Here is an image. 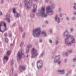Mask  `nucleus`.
I'll list each match as a JSON object with an SVG mask.
<instances>
[{
    "mask_svg": "<svg viewBox=\"0 0 76 76\" xmlns=\"http://www.w3.org/2000/svg\"><path fill=\"white\" fill-rule=\"evenodd\" d=\"M45 7L42 6L40 12H38L37 13V16H41V17H47V15L45 14Z\"/></svg>",
    "mask_w": 76,
    "mask_h": 76,
    "instance_id": "f257e3e1",
    "label": "nucleus"
},
{
    "mask_svg": "<svg viewBox=\"0 0 76 76\" xmlns=\"http://www.w3.org/2000/svg\"><path fill=\"white\" fill-rule=\"evenodd\" d=\"M41 34L40 28H36L33 30L32 35L34 37H37Z\"/></svg>",
    "mask_w": 76,
    "mask_h": 76,
    "instance_id": "f03ea898",
    "label": "nucleus"
},
{
    "mask_svg": "<svg viewBox=\"0 0 76 76\" xmlns=\"http://www.w3.org/2000/svg\"><path fill=\"white\" fill-rule=\"evenodd\" d=\"M6 31V24L4 22H1L0 23V32L3 33Z\"/></svg>",
    "mask_w": 76,
    "mask_h": 76,
    "instance_id": "7ed1b4c3",
    "label": "nucleus"
},
{
    "mask_svg": "<svg viewBox=\"0 0 76 76\" xmlns=\"http://www.w3.org/2000/svg\"><path fill=\"white\" fill-rule=\"evenodd\" d=\"M31 58H35L38 55V53H37V50L34 48H33L31 50Z\"/></svg>",
    "mask_w": 76,
    "mask_h": 76,
    "instance_id": "20e7f679",
    "label": "nucleus"
},
{
    "mask_svg": "<svg viewBox=\"0 0 76 76\" xmlns=\"http://www.w3.org/2000/svg\"><path fill=\"white\" fill-rule=\"evenodd\" d=\"M22 56H23L24 57H25L24 54L22 53V50L20 49L18 51V54H17V60L18 61H19V60H20V58L22 57Z\"/></svg>",
    "mask_w": 76,
    "mask_h": 76,
    "instance_id": "39448f33",
    "label": "nucleus"
},
{
    "mask_svg": "<svg viewBox=\"0 0 76 76\" xmlns=\"http://www.w3.org/2000/svg\"><path fill=\"white\" fill-rule=\"evenodd\" d=\"M71 38L72 39V41L71 42H68V41H67V39H66L65 40V43L66 44V45H70L72 43H74V42L75 41V38H73V37H71Z\"/></svg>",
    "mask_w": 76,
    "mask_h": 76,
    "instance_id": "423d86ee",
    "label": "nucleus"
},
{
    "mask_svg": "<svg viewBox=\"0 0 76 76\" xmlns=\"http://www.w3.org/2000/svg\"><path fill=\"white\" fill-rule=\"evenodd\" d=\"M37 66L38 69H40L42 67V61L39 60L37 62Z\"/></svg>",
    "mask_w": 76,
    "mask_h": 76,
    "instance_id": "0eeeda50",
    "label": "nucleus"
},
{
    "mask_svg": "<svg viewBox=\"0 0 76 76\" xmlns=\"http://www.w3.org/2000/svg\"><path fill=\"white\" fill-rule=\"evenodd\" d=\"M24 3L25 4V7L26 8L27 10H29V9H31V7L28 5V1L27 0H24Z\"/></svg>",
    "mask_w": 76,
    "mask_h": 76,
    "instance_id": "6e6552de",
    "label": "nucleus"
},
{
    "mask_svg": "<svg viewBox=\"0 0 76 76\" xmlns=\"http://www.w3.org/2000/svg\"><path fill=\"white\" fill-rule=\"evenodd\" d=\"M13 12L14 14V15L15 17L17 18H19L20 16V14L19 13H18V12H16V9L15 8H14L13 9Z\"/></svg>",
    "mask_w": 76,
    "mask_h": 76,
    "instance_id": "1a4fd4ad",
    "label": "nucleus"
},
{
    "mask_svg": "<svg viewBox=\"0 0 76 76\" xmlns=\"http://www.w3.org/2000/svg\"><path fill=\"white\" fill-rule=\"evenodd\" d=\"M64 36H65V37H66V38L67 39L71 38V37H72V36L70 35H69V33L68 32V31H66L64 33Z\"/></svg>",
    "mask_w": 76,
    "mask_h": 76,
    "instance_id": "9d476101",
    "label": "nucleus"
},
{
    "mask_svg": "<svg viewBox=\"0 0 76 76\" xmlns=\"http://www.w3.org/2000/svg\"><path fill=\"white\" fill-rule=\"evenodd\" d=\"M32 47V45L30 44H28V45L26 49V53H27V54L28 53L29 50V49H30V48H31Z\"/></svg>",
    "mask_w": 76,
    "mask_h": 76,
    "instance_id": "9b49d317",
    "label": "nucleus"
},
{
    "mask_svg": "<svg viewBox=\"0 0 76 76\" xmlns=\"http://www.w3.org/2000/svg\"><path fill=\"white\" fill-rule=\"evenodd\" d=\"M48 15H53V10L50 8V6H48Z\"/></svg>",
    "mask_w": 76,
    "mask_h": 76,
    "instance_id": "f8f14e48",
    "label": "nucleus"
},
{
    "mask_svg": "<svg viewBox=\"0 0 76 76\" xmlns=\"http://www.w3.org/2000/svg\"><path fill=\"white\" fill-rule=\"evenodd\" d=\"M9 56H5L4 57V60H3V63L4 64H5V63H6V62L8 61V60H9V57H8Z\"/></svg>",
    "mask_w": 76,
    "mask_h": 76,
    "instance_id": "ddd939ff",
    "label": "nucleus"
},
{
    "mask_svg": "<svg viewBox=\"0 0 76 76\" xmlns=\"http://www.w3.org/2000/svg\"><path fill=\"white\" fill-rule=\"evenodd\" d=\"M61 57L60 55H58L55 58L54 61L55 63H57V61H59Z\"/></svg>",
    "mask_w": 76,
    "mask_h": 76,
    "instance_id": "4468645a",
    "label": "nucleus"
},
{
    "mask_svg": "<svg viewBox=\"0 0 76 76\" xmlns=\"http://www.w3.org/2000/svg\"><path fill=\"white\" fill-rule=\"evenodd\" d=\"M10 15H7L6 16V18H4V20H6L8 22H10Z\"/></svg>",
    "mask_w": 76,
    "mask_h": 76,
    "instance_id": "2eb2a0df",
    "label": "nucleus"
},
{
    "mask_svg": "<svg viewBox=\"0 0 76 76\" xmlns=\"http://www.w3.org/2000/svg\"><path fill=\"white\" fill-rule=\"evenodd\" d=\"M19 69L20 70V72H22V71L21 70H25V67L24 66H19Z\"/></svg>",
    "mask_w": 76,
    "mask_h": 76,
    "instance_id": "dca6fc26",
    "label": "nucleus"
},
{
    "mask_svg": "<svg viewBox=\"0 0 76 76\" xmlns=\"http://www.w3.org/2000/svg\"><path fill=\"white\" fill-rule=\"evenodd\" d=\"M55 20L56 21H58V23H60V20L59 18H57V16H56L55 17Z\"/></svg>",
    "mask_w": 76,
    "mask_h": 76,
    "instance_id": "f3484780",
    "label": "nucleus"
},
{
    "mask_svg": "<svg viewBox=\"0 0 76 76\" xmlns=\"http://www.w3.org/2000/svg\"><path fill=\"white\" fill-rule=\"evenodd\" d=\"M41 34L42 37H45L47 36V35L46 34V33L44 31H42L41 33Z\"/></svg>",
    "mask_w": 76,
    "mask_h": 76,
    "instance_id": "a211bd4d",
    "label": "nucleus"
},
{
    "mask_svg": "<svg viewBox=\"0 0 76 76\" xmlns=\"http://www.w3.org/2000/svg\"><path fill=\"white\" fill-rule=\"evenodd\" d=\"M58 73L59 74H61V73H62V74H63L64 73V70H63L62 71H61V70H58Z\"/></svg>",
    "mask_w": 76,
    "mask_h": 76,
    "instance_id": "6ab92c4d",
    "label": "nucleus"
},
{
    "mask_svg": "<svg viewBox=\"0 0 76 76\" xmlns=\"http://www.w3.org/2000/svg\"><path fill=\"white\" fill-rule=\"evenodd\" d=\"M13 68H12L10 73V76H11V75H13Z\"/></svg>",
    "mask_w": 76,
    "mask_h": 76,
    "instance_id": "aec40b11",
    "label": "nucleus"
},
{
    "mask_svg": "<svg viewBox=\"0 0 76 76\" xmlns=\"http://www.w3.org/2000/svg\"><path fill=\"white\" fill-rule=\"evenodd\" d=\"M19 28L20 31L21 32H22L23 31V30L22 29V27L21 26H19Z\"/></svg>",
    "mask_w": 76,
    "mask_h": 76,
    "instance_id": "412c9836",
    "label": "nucleus"
},
{
    "mask_svg": "<svg viewBox=\"0 0 76 76\" xmlns=\"http://www.w3.org/2000/svg\"><path fill=\"white\" fill-rule=\"evenodd\" d=\"M28 3L30 6H32V0H29L28 1Z\"/></svg>",
    "mask_w": 76,
    "mask_h": 76,
    "instance_id": "4be33fe9",
    "label": "nucleus"
},
{
    "mask_svg": "<svg viewBox=\"0 0 76 76\" xmlns=\"http://www.w3.org/2000/svg\"><path fill=\"white\" fill-rule=\"evenodd\" d=\"M10 54V51H7V56H9V55Z\"/></svg>",
    "mask_w": 76,
    "mask_h": 76,
    "instance_id": "5701e85b",
    "label": "nucleus"
},
{
    "mask_svg": "<svg viewBox=\"0 0 76 76\" xmlns=\"http://www.w3.org/2000/svg\"><path fill=\"white\" fill-rule=\"evenodd\" d=\"M36 11H37V9L36 8H34V9H33L32 11L33 13H35V12H36Z\"/></svg>",
    "mask_w": 76,
    "mask_h": 76,
    "instance_id": "b1692460",
    "label": "nucleus"
},
{
    "mask_svg": "<svg viewBox=\"0 0 76 76\" xmlns=\"http://www.w3.org/2000/svg\"><path fill=\"white\" fill-rule=\"evenodd\" d=\"M33 7L34 9H37V6L35 4H34L33 6Z\"/></svg>",
    "mask_w": 76,
    "mask_h": 76,
    "instance_id": "393cba45",
    "label": "nucleus"
},
{
    "mask_svg": "<svg viewBox=\"0 0 76 76\" xmlns=\"http://www.w3.org/2000/svg\"><path fill=\"white\" fill-rule=\"evenodd\" d=\"M5 41L6 42H8L9 41V40H8V39L7 38H5Z\"/></svg>",
    "mask_w": 76,
    "mask_h": 76,
    "instance_id": "a878e982",
    "label": "nucleus"
},
{
    "mask_svg": "<svg viewBox=\"0 0 76 76\" xmlns=\"http://www.w3.org/2000/svg\"><path fill=\"white\" fill-rule=\"evenodd\" d=\"M14 64V62H13V60H12L11 63V66H13V64Z\"/></svg>",
    "mask_w": 76,
    "mask_h": 76,
    "instance_id": "bb28decb",
    "label": "nucleus"
},
{
    "mask_svg": "<svg viewBox=\"0 0 76 76\" xmlns=\"http://www.w3.org/2000/svg\"><path fill=\"white\" fill-rule=\"evenodd\" d=\"M35 16V15L34 14H31L30 15V17L31 18H34Z\"/></svg>",
    "mask_w": 76,
    "mask_h": 76,
    "instance_id": "cd10ccee",
    "label": "nucleus"
},
{
    "mask_svg": "<svg viewBox=\"0 0 76 76\" xmlns=\"http://www.w3.org/2000/svg\"><path fill=\"white\" fill-rule=\"evenodd\" d=\"M4 35L5 37H7V33H5Z\"/></svg>",
    "mask_w": 76,
    "mask_h": 76,
    "instance_id": "c85d7f7f",
    "label": "nucleus"
},
{
    "mask_svg": "<svg viewBox=\"0 0 76 76\" xmlns=\"http://www.w3.org/2000/svg\"><path fill=\"white\" fill-rule=\"evenodd\" d=\"M76 4L75 3L74 4V9H75V10H76Z\"/></svg>",
    "mask_w": 76,
    "mask_h": 76,
    "instance_id": "c756f323",
    "label": "nucleus"
},
{
    "mask_svg": "<svg viewBox=\"0 0 76 76\" xmlns=\"http://www.w3.org/2000/svg\"><path fill=\"white\" fill-rule=\"evenodd\" d=\"M44 52H42L41 54V56L43 57V56H44Z\"/></svg>",
    "mask_w": 76,
    "mask_h": 76,
    "instance_id": "7c9ffc66",
    "label": "nucleus"
},
{
    "mask_svg": "<svg viewBox=\"0 0 76 76\" xmlns=\"http://www.w3.org/2000/svg\"><path fill=\"white\" fill-rule=\"evenodd\" d=\"M65 56H68L69 55V53H66L65 54Z\"/></svg>",
    "mask_w": 76,
    "mask_h": 76,
    "instance_id": "2f4dec72",
    "label": "nucleus"
},
{
    "mask_svg": "<svg viewBox=\"0 0 76 76\" xmlns=\"http://www.w3.org/2000/svg\"><path fill=\"white\" fill-rule=\"evenodd\" d=\"M22 38H25V33H24L22 36Z\"/></svg>",
    "mask_w": 76,
    "mask_h": 76,
    "instance_id": "473e14b6",
    "label": "nucleus"
},
{
    "mask_svg": "<svg viewBox=\"0 0 76 76\" xmlns=\"http://www.w3.org/2000/svg\"><path fill=\"white\" fill-rule=\"evenodd\" d=\"M12 34H9V37H12Z\"/></svg>",
    "mask_w": 76,
    "mask_h": 76,
    "instance_id": "72a5a7b5",
    "label": "nucleus"
},
{
    "mask_svg": "<svg viewBox=\"0 0 76 76\" xmlns=\"http://www.w3.org/2000/svg\"><path fill=\"white\" fill-rule=\"evenodd\" d=\"M23 44V42H22L20 44V45L21 46V45H22Z\"/></svg>",
    "mask_w": 76,
    "mask_h": 76,
    "instance_id": "f704fd0d",
    "label": "nucleus"
},
{
    "mask_svg": "<svg viewBox=\"0 0 76 76\" xmlns=\"http://www.w3.org/2000/svg\"><path fill=\"white\" fill-rule=\"evenodd\" d=\"M46 13H48V7L46 8Z\"/></svg>",
    "mask_w": 76,
    "mask_h": 76,
    "instance_id": "c9c22d12",
    "label": "nucleus"
},
{
    "mask_svg": "<svg viewBox=\"0 0 76 76\" xmlns=\"http://www.w3.org/2000/svg\"><path fill=\"white\" fill-rule=\"evenodd\" d=\"M2 14H3V13H2V12L0 11V16H1Z\"/></svg>",
    "mask_w": 76,
    "mask_h": 76,
    "instance_id": "e433bc0d",
    "label": "nucleus"
},
{
    "mask_svg": "<svg viewBox=\"0 0 76 76\" xmlns=\"http://www.w3.org/2000/svg\"><path fill=\"white\" fill-rule=\"evenodd\" d=\"M45 3H48V0H45Z\"/></svg>",
    "mask_w": 76,
    "mask_h": 76,
    "instance_id": "4c0bfd02",
    "label": "nucleus"
},
{
    "mask_svg": "<svg viewBox=\"0 0 76 76\" xmlns=\"http://www.w3.org/2000/svg\"><path fill=\"white\" fill-rule=\"evenodd\" d=\"M54 5L53 4L51 5V7L52 8H54Z\"/></svg>",
    "mask_w": 76,
    "mask_h": 76,
    "instance_id": "58836bf2",
    "label": "nucleus"
},
{
    "mask_svg": "<svg viewBox=\"0 0 76 76\" xmlns=\"http://www.w3.org/2000/svg\"><path fill=\"white\" fill-rule=\"evenodd\" d=\"M49 41L51 43V44H52V43H53V41H52V40H50Z\"/></svg>",
    "mask_w": 76,
    "mask_h": 76,
    "instance_id": "ea45409f",
    "label": "nucleus"
},
{
    "mask_svg": "<svg viewBox=\"0 0 76 76\" xmlns=\"http://www.w3.org/2000/svg\"><path fill=\"white\" fill-rule=\"evenodd\" d=\"M57 62H58V64H60V62L59 61H58Z\"/></svg>",
    "mask_w": 76,
    "mask_h": 76,
    "instance_id": "a19ab883",
    "label": "nucleus"
},
{
    "mask_svg": "<svg viewBox=\"0 0 76 76\" xmlns=\"http://www.w3.org/2000/svg\"><path fill=\"white\" fill-rule=\"evenodd\" d=\"M58 41H57L56 42V44H58Z\"/></svg>",
    "mask_w": 76,
    "mask_h": 76,
    "instance_id": "79ce46f5",
    "label": "nucleus"
},
{
    "mask_svg": "<svg viewBox=\"0 0 76 76\" xmlns=\"http://www.w3.org/2000/svg\"><path fill=\"white\" fill-rule=\"evenodd\" d=\"M60 17H62V16H63V15H62V14H60Z\"/></svg>",
    "mask_w": 76,
    "mask_h": 76,
    "instance_id": "37998d69",
    "label": "nucleus"
},
{
    "mask_svg": "<svg viewBox=\"0 0 76 76\" xmlns=\"http://www.w3.org/2000/svg\"><path fill=\"white\" fill-rule=\"evenodd\" d=\"M39 41H40V42H42V39H40L39 40Z\"/></svg>",
    "mask_w": 76,
    "mask_h": 76,
    "instance_id": "c03bdc74",
    "label": "nucleus"
},
{
    "mask_svg": "<svg viewBox=\"0 0 76 76\" xmlns=\"http://www.w3.org/2000/svg\"><path fill=\"white\" fill-rule=\"evenodd\" d=\"M76 59L75 58H74L73 61H74V62H75V61H76Z\"/></svg>",
    "mask_w": 76,
    "mask_h": 76,
    "instance_id": "a18cd8bd",
    "label": "nucleus"
},
{
    "mask_svg": "<svg viewBox=\"0 0 76 76\" xmlns=\"http://www.w3.org/2000/svg\"><path fill=\"white\" fill-rule=\"evenodd\" d=\"M1 4H3V3H4L3 1H1Z\"/></svg>",
    "mask_w": 76,
    "mask_h": 76,
    "instance_id": "49530a36",
    "label": "nucleus"
},
{
    "mask_svg": "<svg viewBox=\"0 0 76 76\" xmlns=\"http://www.w3.org/2000/svg\"><path fill=\"white\" fill-rule=\"evenodd\" d=\"M72 53V50H71L69 51V53Z\"/></svg>",
    "mask_w": 76,
    "mask_h": 76,
    "instance_id": "de8ad7c7",
    "label": "nucleus"
},
{
    "mask_svg": "<svg viewBox=\"0 0 76 76\" xmlns=\"http://www.w3.org/2000/svg\"><path fill=\"white\" fill-rule=\"evenodd\" d=\"M10 46L11 47H12V46H13V44H10Z\"/></svg>",
    "mask_w": 76,
    "mask_h": 76,
    "instance_id": "09e8293b",
    "label": "nucleus"
},
{
    "mask_svg": "<svg viewBox=\"0 0 76 76\" xmlns=\"http://www.w3.org/2000/svg\"><path fill=\"white\" fill-rule=\"evenodd\" d=\"M73 28H71V31H73Z\"/></svg>",
    "mask_w": 76,
    "mask_h": 76,
    "instance_id": "8fccbe9b",
    "label": "nucleus"
},
{
    "mask_svg": "<svg viewBox=\"0 0 76 76\" xmlns=\"http://www.w3.org/2000/svg\"><path fill=\"white\" fill-rule=\"evenodd\" d=\"M45 22H46V23H47H47H48V21L47 20H46L45 21Z\"/></svg>",
    "mask_w": 76,
    "mask_h": 76,
    "instance_id": "3c124183",
    "label": "nucleus"
},
{
    "mask_svg": "<svg viewBox=\"0 0 76 76\" xmlns=\"http://www.w3.org/2000/svg\"><path fill=\"white\" fill-rule=\"evenodd\" d=\"M66 61H67V59H66L65 60V62H66Z\"/></svg>",
    "mask_w": 76,
    "mask_h": 76,
    "instance_id": "603ef678",
    "label": "nucleus"
},
{
    "mask_svg": "<svg viewBox=\"0 0 76 76\" xmlns=\"http://www.w3.org/2000/svg\"><path fill=\"white\" fill-rule=\"evenodd\" d=\"M72 19H73V20H75V18L74 17H73Z\"/></svg>",
    "mask_w": 76,
    "mask_h": 76,
    "instance_id": "864d4df0",
    "label": "nucleus"
},
{
    "mask_svg": "<svg viewBox=\"0 0 76 76\" xmlns=\"http://www.w3.org/2000/svg\"><path fill=\"white\" fill-rule=\"evenodd\" d=\"M14 76H17V74H15Z\"/></svg>",
    "mask_w": 76,
    "mask_h": 76,
    "instance_id": "5fc2aeb1",
    "label": "nucleus"
},
{
    "mask_svg": "<svg viewBox=\"0 0 76 76\" xmlns=\"http://www.w3.org/2000/svg\"><path fill=\"white\" fill-rule=\"evenodd\" d=\"M34 1H38V0H34Z\"/></svg>",
    "mask_w": 76,
    "mask_h": 76,
    "instance_id": "6e6d98bb",
    "label": "nucleus"
},
{
    "mask_svg": "<svg viewBox=\"0 0 76 76\" xmlns=\"http://www.w3.org/2000/svg\"><path fill=\"white\" fill-rule=\"evenodd\" d=\"M74 15H76V12H75L74 13Z\"/></svg>",
    "mask_w": 76,
    "mask_h": 76,
    "instance_id": "4d7b16f0",
    "label": "nucleus"
},
{
    "mask_svg": "<svg viewBox=\"0 0 76 76\" xmlns=\"http://www.w3.org/2000/svg\"><path fill=\"white\" fill-rule=\"evenodd\" d=\"M20 7H22V5H21V4H20Z\"/></svg>",
    "mask_w": 76,
    "mask_h": 76,
    "instance_id": "13d9d810",
    "label": "nucleus"
},
{
    "mask_svg": "<svg viewBox=\"0 0 76 76\" xmlns=\"http://www.w3.org/2000/svg\"><path fill=\"white\" fill-rule=\"evenodd\" d=\"M28 57V55L27 54V56H26V57Z\"/></svg>",
    "mask_w": 76,
    "mask_h": 76,
    "instance_id": "bf43d9fd",
    "label": "nucleus"
},
{
    "mask_svg": "<svg viewBox=\"0 0 76 76\" xmlns=\"http://www.w3.org/2000/svg\"><path fill=\"white\" fill-rule=\"evenodd\" d=\"M69 19V18L67 17V20H69V19Z\"/></svg>",
    "mask_w": 76,
    "mask_h": 76,
    "instance_id": "052dcab7",
    "label": "nucleus"
},
{
    "mask_svg": "<svg viewBox=\"0 0 76 76\" xmlns=\"http://www.w3.org/2000/svg\"><path fill=\"white\" fill-rule=\"evenodd\" d=\"M13 44H15V40L13 41Z\"/></svg>",
    "mask_w": 76,
    "mask_h": 76,
    "instance_id": "680f3d73",
    "label": "nucleus"
},
{
    "mask_svg": "<svg viewBox=\"0 0 76 76\" xmlns=\"http://www.w3.org/2000/svg\"><path fill=\"white\" fill-rule=\"evenodd\" d=\"M1 44V42L0 41V44Z\"/></svg>",
    "mask_w": 76,
    "mask_h": 76,
    "instance_id": "e2e57ef3",
    "label": "nucleus"
},
{
    "mask_svg": "<svg viewBox=\"0 0 76 76\" xmlns=\"http://www.w3.org/2000/svg\"><path fill=\"white\" fill-rule=\"evenodd\" d=\"M60 9H61L60 8L59 9V12H60Z\"/></svg>",
    "mask_w": 76,
    "mask_h": 76,
    "instance_id": "0e129e2a",
    "label": "nucleus"
},
{
    "mask_svg": "<svg viewBox=\"0 0 76 76\" xmlns=\"http://www.w3.org/2000/svg\"><path fill=\"white\" fill-rule=\"evenodd\" d=\"M32 66H33V63L32 64Z\"/></svg>",
    "mask_w": 76,
    "mask_h": 76,
    "instance_id": "69168bd1",
    "label": "nucleus"
},
{
    "mask_svg": "<svg viewBox=\"0 0 76 76\" xmlns=\"http://www.w3.org/2000/svg\"><path fill=\"white\" fill-rule=\"evenodd\" d=\"M0 73H1V71H0Z\"/></svg>",
    "mask_w": 76,
    "mask_h": 76,
    "instance_id": "338daca9",
    "label": "nucleus"
},
{
    "mask_svg": "<svg viewBox=\"0 0 76 76\" xmlns=\"http://www.w3.org/2000/svg\"><path fill=\"white\" fill-rule=\"evenodd\" d=\"M15 34H16V33H15Z\"/></svg>",
    "mask_w": 76,
    "mask_h": 76,
    "instance_id": "774afa93",
    "label": "nucleus"
}]
</instances>
